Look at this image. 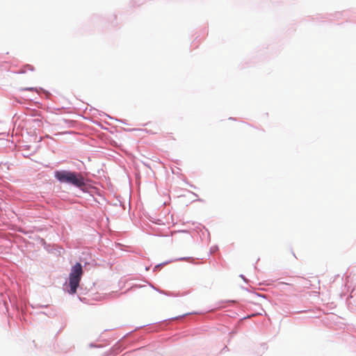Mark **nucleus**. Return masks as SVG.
<instances>
[{
    "instance_id": "obj_3",
    "label": "nucleus",
    "mask_w": 356,
    "mask_h": 356,
    "mask_svg": "<svg viewBox=\"0 0 356 356\" xmlns=\"http://www.w3.org/2000/svg\"><path fill=\"white\" fill-rule=\"evenodd\" d=\"M26 67H27V68H28L29 70H33V67H32V66H31V65H26Z\"/></svg>"
},
{
    "instance_id": "obj_1",
    "label": "nucleus",
    "mask_w": 356,
    "mask_h": 356,
    "mask_svg": "<svg viewBox=\"0 0 356 356\" xmlns=\"http://www.w3.org/2000/svg\"><path fill=\"white\" fill-rule=\"evenodd\" d=\"M83 273L82 266L80 263H76L72 267L69 276L70 293L74 294L76 293Z\"/></svg>"
},
{
    "instance_id": "obj_2",
    "label": "nucleus",
    "mask_w": 356,
    "mask_h": 356,
    "mask_svg": "<svg viewBox=\"0 0 356 356\" xmlns=\"http://www.w3.org/2000/svg\"><path fill=\"white\" fill-rule=\"evenodd\" d=\"M55 177L61 182L70 183L76 186H81L83 184V180L81 176H78L74 172L67 171H56Z\"/></svg>"
}]
</instances>
